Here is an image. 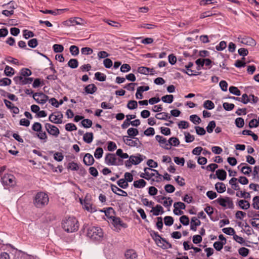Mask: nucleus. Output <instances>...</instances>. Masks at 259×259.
<instances>
[{"mask_svg": "<svg viewBox=\"0 0 259 259\" xmlns=\"http://www.w3.org/2000/svg\"><path fill=\"white\" fill-rule=\"evenodd\" d=\"M49 198L45 192L37 193L33 198V204L37 208H42L48 204Z\"/></svg>", "mask_w": 259, "mask_h": 259, "instance_id": "nucleus-1", "label": "nucleus"}, {"mask_svg": "<svg viewBox=\"0 0 259 259\" xmlns=\"http://www.w3.org/2000/svg\"><path fill=\"white\" fill-rule=\"evenodd\" d=\"M62 227L64 230L67 232H75L78 228V221L73 217H68L63 221Z\"/></svg>", "mask_w": 259, "mask_h": 259, "instance_id": "nucleus-2", "label": "nucleus"}, {"mask_svg": "<svg viewBox=\"0 0 259 259\" xmlns=\"http://www.w3.org/2000/svg\"><path fill=\"white\" fill-rule=\"evenodd\" d=\"M87 236L94 241H101L103 238L104 233L101 228L92 226L88 228Z\"/></svg>", "mask_w": 259, "mask_h": 259, "instance_id": "nucleus-3", "label": "nucleus"}, {"mask_svg": "<svg viewBox=\"0 0 259 259\" xmlns=\"http://www.w3.org/2000/svg\"><path fill=\"white\" fill-rule=\"evenodd\" d=\"M150 235L158 246L164 249L171 247V244L165 239L162 238L158 233L152 231L151 232Z\"/></svg>", "mask_w": 259, "mask_h": 259, "instance_id": "nucleus-4", "label": "nucleus"}, {"mask_svg": "<svg viewBox=\"0 0 259 259\" xmlns=\"http://www.w3.org/2000/svg\"><path fill=\"white\" fill-rule=\"evenodd\" d=\"M214 202L218 203L219 205L224 207H228L229 208H233L234 204L232 199L229 197L224 198L220 197L214 201Z\"/></svg>", "mask_w": 259, "mask_h": 259, "instance_id": "nucleus-5", "label": "nucleus"}, {"mask_svg": "<svg viewBox=\"0 0 259 259\" xmlns=\"http://www.w3.org/2000/svg\"><path fill=\"white\" fill-rule=\"evenodd\" d=\"M144 171H146V174L149 178V180L152 179L153 181L156 182H158L161 180L162 176L158 173L157 170L151 169V168L146 167L144 168Z\"/></svg>", "mask_w": 259, "mask_h": 259, "instance_id": "nucleus-6", "label": "nucleus"}, {"mask_svg": "<svg viewBox=\"0 0 259 259\" xmlns=\"http://www.w3.org/2000/svg\"><path fill=\"white\" fill-rule=\"evenodd\" d=\"M10 6V10L4 9L2 11V14L7 17H9L14 14V10L17 7V5L14 2L11 1L10 3L4 4L2 6L3 8L8 7Z\"/></svg>", "mask_w": 259, "mask_h": 259, "instance_id": "nucleus-7", "label": "nucleus"}, {"mask_svg": "<svg viewBox=\"0 0 259 259\" xmlns=\"http://www.w3.org/2000/svg\"><path fill=\"white\" fill-rule=\"evenodd\" d=\"M83 24V20L78 17L70 18L68 20L63 22V25L69 27L74 26L75 25H82Z\"/></svg>", "mask_w": 259, "mask_h": 259, "instance_id": "nucleus-8", "label": "nucleus"}, {"mask_svg": "<svg viewBox=\"0 0 259 259\" xmlns=\"http://www.w3.org/2000/svg\"><path fill=\"white\" fill-rule=\"evenodd\" d=\"M124 143L131 147H138L140 144V141L137 138H132L124 136L122 138Z\"/></svg>", "mask_w": 259, "mask_h": 259, "instance_id": "nucleus-9", "label": "nucleus"}, {"mask_svg": "<svg viewBox=\"0 0 259 259\" xmlns=\"http://www.w3.org/2000/svg\"><path fill=\"white\" fill-rule=\"evenodd\" d=\"M143 160L142 156L140 154L136 155H132L130 157L129 160L126 161V166H130L132 164H138Z\"/></svg>", "mask_w": 259, "mask_h": 259, "instance_id": "nucleus-10", "label": "nucleus"}, {"mask_svg": "<svg viewBox=\"0 0 259 259\" xmlns=\"http://www.w3.org/2000/svg\"><path fill=\"white\" fill-rule=\"evenodd\" d=\"M237 39L238 41L246 46L254 47L256 44L255 40L250 37H242L240 35Z\"/></svg>", "mask_w": 259, "mask_h": 259, "instance_id": "nucleus-11", "label": "nucleus"}, {"mask_svg": "<svg viewBox=\"0 0 259 259\" xmlns=\"http://www.w3.org/2000/svg\"><path fill=\"white\" fill-rule=\"evenodd\" d=\"M33 98L37 103L40 104H44L48 100V97L42 93L33 94Z\"/></svg>", "mask_w": 259, "mask_h": 259, "instance_id": "nucleus-12", "label": "nucleus"}, {"mask_svg": "<svg viewBox=\"0 0 259 259\" xmlns=\"http://www.w3.org/2000/svg\"><path fill=\"white\" fill-rule=\"evenodd\" d=\"M81 204L83 206L84 209L89 212L95 211V208L93 207L92 203L91 202V199L88 196H86L83 200L80 199Z\"/></svg>", "mask_w": 259, "mask_h": 259, "instance_id": "nucleus-13", "label": "nucleus"}, {"mask_svg": "<svg viewBox=\"0 0 259 259\" xmlns=\"http://www.w3.org/2000/svg\"><path fill=\"white\" fill-rule=\"evenodd\" d=\"M63 114L60 112H54L49 116V120L54 123L58 124L62 122Z\"/></svg>", "mask_w": 259, "mask_h": 259, "instance_id": "nucleus-14", "label": "nucleus"}, {"mask_svg": "<svg viewBox=\"0 0 259 259\" xmlns=\"http://www.w3.org/2000/svg\"><path fill=\"white\" fill-rule=\"evenodd\" d=\"M45 128L48 133L55 137H58L60 134L59 130L55 125L47 123L45 124Z\"/></svg>", "mask_w": 259, "mask_h": 259, "instance_id": "nucleus-15", "label": "nucleus"}, {"mask_svg": "<svg viewBox=\"0 0 259 259\" xmlns=\"http://www.w3.org/2000/svg\"><path fill=\"white\" fill-rule=\"evenodd\" d=\"M2 183L6 185L13 186L15 184V178L13 175L7 174L2 178Z\"/></svg>", "mask_w": 259, "mask_h": 259, "instance_id": "nucleus-16", "label": "nucleus"}, {"mask_svg": "<svg viewBox=\"0 0 259 259\" xmlns=\"http://www.w3.org/2000/svg\"><path fill=\"white\" fill-rule=\"evenodd\" d=\"M105 163L109 165H114L117 164L116 156L114 154L108 153L105 158Z\"/></svg>", "mask_w": 259, "mask_h": 259, "instance_id": "nucleus-17", "label": "nucleus"}, {"mask_svg": "<svg viewBox=\"0 0 259 259\" xmlns=\"http://www.w3.org/2000/svg\"><path fill=\"white\" fill-rule=\"evenodd\" d=\"M238 168L240 170L242 174L247 176L249 175L252 171L251 167L244 163H242L238 166Z\"/></svg>", "mask_w": 259, "mask_h": 259, "instance_id": "nucleus-18", "label": "nucleus"}, {"mask_svg": "<svg viewBox=\"0 0 259 259\" xmlns=\"http://www.w3.org/2000/svg\"><path fill=\"white\" fill-rule=\"evenodd\" d=\"M155 139L158 141L162 147L169 149V146H168V141L166 140L165 138L162 136L157 135L155 137Z\"/></svg>", "mask_w": 259, "mask_h": 259, "instance_id": "nucleus-19", "label": "nucleus"}, {"mask_svg": "<svg viewBox=\"0 0 259 259\" xmlns=\"http://www.w3.org/2000/svg\"><path fill=\"white\" fill-rule=\"evenodd\" d=\"M111 187L112 192L115 193L116 194L118 195L119 196H122L125 197L127 196V193L126 192L118 188L116 186L111 185Z\"/></svg>", "mask_w": 259, "mask_h": 259, "instance_id": "nucleus-20", "label": "nucleus"}, {"mask_svg": "<svg viewBox=\"0 0 259 259\" xmlns=\"http://www.w3.org/2000/svg\"><path fill=\"white\" fill-rule=\"evenodd\" d=\"M124 256L125 259H136L138 257L137 252L133 249L127 250L124 253Z\"/></svg>", "mask_w": 259, "mask_h": 259, "instance_id": "nucleus-21", "label": "nucleus"}, {"mask_svg": "<svg viewBox=\"0 0 259 259\" xmlns=\"http://www.w3.org/2000/svg\"><path fill=\"white\" fill-rule=\"evenodd\" d=\"M68 11L67 9H56L55 11L46 10H40V11L44 14H50L53 15H57L61 14V13Z\"/></svg>", "mask_w": 259, "mask_h": 259, "instance_id": "nucleus-22", "label": "nucleus"}, {"mask_svg": "<svg viewBox=\"0 0 259 259\" xmlns=\"http://www.w3.org/2000/svg\"><path fill=\"white\" fill-rule=\"evenodd\" d=\"M94 159L93 156L87 153L83 158V162L87 165H91L94 163Z\"/></svg>", "mask_w": 259, "mask_h": 259, "instance_id": "nucleus-23", "label": "nucleus"}, {"mask_svg": "<svg viewBox=\"0 0 259 259\" xmlns=\"http://www.w3.org/2000/svg\"><path fill=\"white\" fill-rule=\"evenodd\" d=\"M151 212L153 213L154 215H158L159 214L163 213V209L162 207L160 205H157L155 207L152 206Z\"/></svg>", "mask_w": 259, "mask_h": 259, "instance_id": "nucleus-24", "label": "nucleus"}, {"mask_svg": "<svg viewBox=\"0 0 259 259\" xmlns=\"http://www.w3.org/2000/svg\"><path fill=\"white\" fill-rule=\"evenodd\" d=\"M138 71L141 74L147 75L149 74H152L153 70V69L142 66L138 68Z\"/></svg>", "mask_w": 259, "mask_h": 259, "instance_id": "nucleus-25", "label": "nucleus"}, {"mask_svg": "<svg viewBox=\"0 0 259 259\" xmlns=\"http://www.w3.org/2000/svg\"><path fill=\"white\" fill-rule=\"evenodd\" d=\"M215 175L220 180L224 181L226 179L227 173L224 169L217 170Z\"/></svg>", "mask_w": 259, "mask_h": 259, "instance_id": "nucleus-26", "label": "nucleus"}, {"mask_svg": "<svg viewBox=\"0 0 259 259\" xmlns=\"http://www.w3.org/2000/svg\"><path fill=\"white\" fill-rule=\"evenodd\" d=\"M215 188L219 193H222L226 191V188L225 184L222 182L217 183L215 185Z\"/></svg>", "mask_w": 259, "mask_h": 259, "instance_id": "nucleus-27", "label": "nucleus"}, {"mask_svg": "<svg viewBox=\"0 0 259 259\" xmlns=\"http://www.w3.org/2000/svg\"><path fill=\"white\" fill-rule=\"evenodd\" d=\"M238 206L242 209H247L250 207V203L245 200H240L238 201Z\"/></svg>", "mask_w": 259, "mask_h": 259, "instance_id": "nucleus-28", "label": "nucleus"}, {"mask_svg": "<svg viewBox=\"0 0 259 259\" xmlns=\"http://www.w3.org/2000/svg\"><path fill=\"white\" fill-rule=\"evenodd\" d=\"M110 218L111 219L115 226H120L125 227V224L122 223V221L119 218H117L114 216H110Z\"/></svg>", "mask_w": 259, "mask_h": 259, "instance_id": "nucleus-29", "label": "nucleus"}, {"mask_svg": "<svg viewBox=\"0 0 259 259\" xmlns=\"http://www.w3.org/2000/svg\"><path fill=\"white\" fill-rule=\"evenodd\" d=\"M146 185V182L143 179H140L135 181L134 182L133 185L134 187L137 188H144Z\"/></svg>", "mask_w": 259, "mask_h": 259, "instance_id": "nucleus-30", "label": "nucleus"}, {"mask_svg": "<svg viewBox=\"0 0 259 259\" xmlns=\"http://www.w3.org/2000/svg\"><path fill=\"white\" fill-rule=\"evenodd\" d=\"M97 87L94 84H90L85 88V91L87 94H94L97 91Z\"/></svg>", "mask_w": 259, "mask_h": 259, "instance_id": "nucleus-31", "label": "nucleus"}, {"mask_svg": "<svg viewBox=\"0 0 259 259\" xmlns=\"http://www.w3.org/2000/svg\"><path fill=\"white\" fill-rule=\"evenodd\" d=\"M16 78L18 79L20 81L22 82V84H23L31 83L33 81L32 78H24L22 76H18L16 77Z\"/></svg>", "mask_w": 259, "mask_h": 259, "instance_id": "nucleus-32", "label": "nucleus"}, {"mask_svg": "<svg viewBox=\"0 0 259 259\" xmlns=\"http://www.w3.org/2000/svg\"><path fill=\"white\" fill-rule=\"evenodd\" d=\"M179 141L178 139L176 138H171L168 140V146L169 149L171 148V146H177L179 145Z\"/></svg>", "mask_w": 259, "mask_h": 259, "instance_id": "nucleus-33", "label": "nucleus"}, {"mask_svg": "<svg viewBox=\"0 0 259 259\" xmlns=\"http://www.w3.org/2000/svg\"><path fill=\"white\" fill-rule=\"evenodd\" d=\"M237 197L244 198L245 199H249L250 198V195L249 193L246 192L245 191H238L236 193Z\"/></svg>", "mask_w": 259, "mask_h": 259, "instance_id": "nucleus-34", "label": "nucleus"}, {"mask_svg": "<svg viewBox=\"0 0 259 259\" xmlns=\"http://www.w3.org/2000/svg\"><path fill=\"white\" fill-rule=\"evenodd\" d=\"M155 117L158 119L166 120L168 118H170V116L167 113L161 112V113H157L155 115Z\"/></svg>", "mask_w": 259, "mask_h": 259, "instance_id": "nucleus-35", "label": "nucleus"}, {"mask_svg": "<svg viewBox=\"0 0 259 259\" xmlns=\"http://www.w3.org/2000/svg\"><path fill=\"white\" fill-rule=\"evenodd\" d=\"M83 140L87 143H91L93 139V134L92 133H87L83 136Z\"/></svg>", "mask_w": 259, "mask_h": 259, "instance_id": "nucleus-36", "label": "nucleus"}, {"mask_svg": "<svg viewBox=\"0 0 259 259\" xmlns=\"http://www.w3.org/2000/svg\"><path fill=\"white\" fill-rule=\"evenodd\" d=\"M127 133L129 137H134L138 135L139 132L137 128L131 127L127 130Z\"/></svg>", "mask_w": 259, "mask_h": 259, "instance_id": "nucleus-37", "label": "nucleus"}, {"mask_svg": "<svg viewBox=\"0 0 259 259\" xmlns=\"http://www.w3.org/2000/svg\"><path fill=\"white\" fill-rule=\"evenodd\" d=\"M117 183L120 187L123 189H126L128 186L127 181L124 179H121L119 180Z\"/></svg>", "mask_w": 259, "mask_h": 259, "instance_id": "nucleus-38", "label": "nucleus"}, {"mask_svg": "<svg viewBox=\"0 0 259 259\" xmlns=\"http://www.w3.org/2000/svg\"><path fill=\"white\" fill-rule=\"evenodd\" d=\"M68 65L71 68H76L78 65V61L76 59H71L68 61Z\"/></svg>", "mask_w": 259, "mask_h": 259, "instance_id": "nucleus-39", "label": "nucleus"}, {"mask_svg": "<svg viewBox=\"0 0 259 259\" xmlns=\"http://www.w3.org/2000/svg\"><path fill=\"white\" fill-rule=\"evenodd\" d=\"M174 97L172 95H167L163 96L161 100L163 102L171 103L173 101Z\"/></svg>", "mask_w": 259, "mask_h": 259, "instance_id": "nucleus-40", "label": "nucleus"}, {"mask_svg": "<svg viewBox=\"0 0 259 259\" xmlns=\"http://www.w3.org/2000/svg\"><path fill=\"white\" fill-rule=\"evenodd\" d=\"M215 122L214 121L212 120L210 121L206 127L207 132L208 133H211L213 132V130L215 128Z\"/></svg>", "mask_w": 259, "mask_h": 259, "instance_id": "nucleus-41", "label": "nucleus"}, {"mask_svg": "<svg viewBox=\"0 0 259 259\" xmlns=\"http://www.w3.org/2000/svg\"><path fill=\"white\" fill-rule=\"evenodd\" d=\"M162 199L163 200L162 204L165 207H169L171 205L172 200L170 197H163Z\"/></svg>", "mask_w": 259, "mask_h": 259, "instance_id": "nucleus-42", "label": "nucleus"}, {"mask_svg": "<svg viewBox=\"0 0 259 259\" xmlns=\"http://www.w3.org/2000/svg\"><path fill=\"white\" fill-rule=\"evenodd\" d=\"M139 28H144L148 29H153L156 27L153 24L142 23L138 26Z\"/></svg>", "mask_w": 259, "mask_h": 259, "instance_id": "nucleus-43", "label": "nucleus"}, {"mask_svg": "<svg viewBox=\"0 0 259 259\" xmlns=\"http://www.w3.org/2000/svg\"><path fill=\"white\" fill-rule=\"evenodd\" d=\"M138 107V103L137 101L135 100H131L127 104V107L130 109L133 110L137 108Z\"/></svg>", "mask_w": 259, "mask_h": 259, "instance_id": "nucleus-44", "label": "nucleus"}, {"mask_svg": "<svg viewBox=\"0 0 259 259\" xmlns=\"http://www.w3.org/2000/svg\"><path fill=\"white\" fill-rule=\"evenodd\" d=\"M32 72L30 70L27 68H23L21 70V71L20 72V75L22 76L23 77H27L29 76L31 74Z\"/></svg>", "mask_w": 259, "mask_h": 259, "instance_id": "nucleus-45", "label": "nucleus"}, {"mask_svg": "<svg viewBox=\"0 0 259 259\" xmlns=\"http://www.w3.org/2000/svg\"><path fill=\"white\" fill-rule=\"evenodd\" d=\"M203 106L207 109L211 110L214 108V105L212 101L210 100H207L204 102Z\"/></svg>", "mask_w": 259, "mask_h": 259, "instance_id": "nucleus-46", "label": "nucleus"}, {"mask_svg": "<svg viewBox=\"0 0 259 259\" xmlns=\"http://www.w3.org/2000/svg\"><path fill=\"white\" fill-rule=\"evenodd\" d=\"M5 73L8 76H11L14 74V70L11 67L6 66L5 69Z\"/></svg>", "mask_w": 259, "mask_h": 259, "instance_id": "nucleus-47", "label": "nucleus"}, {"mask_svg": "<svg viewBox=\"0 0 259 259\" xmlns=\"http://www.w3.org/2000/svg\"><path fill=\"white\" fill-rule=\"evenodd\" d=\"M81 53L83 55H89L93 53V50L89 47H84L81 48Z\"/></svg>", "mask_w": 259, "mask_h": 259, "instance_id": "nucleus-48", "label": "nucleus"}, {"mask_svg": "<svg viewBox=\"0 0 259 259\" xmlns=\"http://www.w3.org/2000/svg\"><path fill=\"white\" fill-rule=\"evenodd\" d=\"M238 101L241 102L243 104H246L250 102V99L246 94H244L242 96V97L240 98V99H238Z\"/></svg>", "mask_w": 259, "mask_h": 259, "instance_id": "nucleus-49", "label": "nucleus"}, {"mask_svg": "<svg viewBox=\"0 0 259 259\" xmlns=\"http://www.w3.org/2000/svg\"><path fill=\"white\" fill-rule=\"evenodd\" d=\"M69 50L72 56H75L79 54V48L76 46H70Z\"/></svg>", "mask_w": 259, "mask_h": 259, "instance_id": "nucleus-50", "label": "nucleus"}, {"mask_svg": "<svg viewBox=\"0 0 259 259\" xmlns=\"http://www.w3.org/2000/svg\"><path fill=\"white\" fill-rule=\"evenodd\" d=\"M103 153V149L101 147H98L96 149V151L94 153V156L96 158L99 159L102 157Z\"/></svg>", "mask_w": 259, "mask_h": 259, "instance_id": "nucleus-51", "label": "nucleus"}, {"mask_svg": "<svg viewBox=\"0 0 259 259\" xmlns=\"http://www.w3.org/2000/svg\"><path fill=\"white\" fill-rule=\"evenodd\" d=\"M223 232L229 235H233L235 234V231L234 229L232 228L229 227V228H225L222 229Z\"/></svg>", "mask_w": 259, "mask_h": 259, "instance_id": "nucleus-52", "label": "nucleus"}, {"mask_svg": "<svg viewBox=\"0 0 259 259\" xmlns=\"http://www.w3.org/2000/svg\"><path fill=\"white\" fill-rule=\"evenodd\" d=\"M95 76L96 78L100 81H104L106 80V75L101 72H96L95 74Z\"/></svg>", "mask_w": 259, "mask_h": 259, "instance_id": "nucleus-53", "label": "nucleus"}, {"mask_svg": "<svg viewBox=\"0 0 259 259\" xmlns=\"http://www.w3.org/2000/svg\"><path fill=\"white\" fill-rule=\"evenodd\" d=\"M164 223L166 226H170L174 223L173 218L170 216H166L164 218Z\"/></svg>", "mask_w": 259, "mask_h": 259, "instance_id": "nucleus-54", "label": "nucleus"}, {"mask_svg": "<svg viewBox=\"0 0 259 259\" xmlns=\"http://www.w3.org/2000/svg\"><path fill=\"white\" fill-rule=\"evenodd\" d=\"M195 63L197 65V69L198 70H200L203 68L205 64L204 59H198L195 61Z\"/></svg>", "mask_w": 259, "mask_h": 259, "instance_id": "nucleus-55", "label": "nucleus"}, {"mask_svg": "<svg viewBox=\"0 0 259 259\" xmlns=\"http://www.w3.org/2000/svg\"><path fill=\"white\" fill-rule=\"evenodd\" d=\"M229 91L231 93L236 95L240 96L241 95V92L237 88L233 86H231L229 88Z\"/></svg>", "mask_w": 259, "mask_h": 259, "instance_id": "nucleus-56", "label": "nucleus"}, {"mask_svg": "<svg viewBox=\"0 0 259 259\" xmlns=\"http://www.w3.org/2000/svg\"><path fill=\"white\" fill-rule=\"evenodd\" d=\"M252 206L254 209L259 210V196H255L253 198Z\"/></svg>", "mask_w": 259, "mask_h": 259, "instance_id": "nucleus-57", "label": "nucleus"}, {"mask_svg": "<svg viewBox=\"0 0 259 259\" xmlns=\"http://www.w3.org/2000/svg\"><path fill=\"white\" fill-rule=\"evenodd\" d=\"M65 130L67 131H73L77 130L76 125L72 123H68L65 125Z\"/></svg>", "mask_w": 259, "mask_h": 259, "instance_id": "nucleus-58", "label": "nucleus"}, {"mask_svg": "<svg viewBox=\"0 0 259 259\" xmlns=\"http://www.w3.org/2000/svg\"><path fill=\"white\" fill-rule=\"evenodd\" d=\"M53 50L56 53L62 52L64 50V47L61 45L55 44L53 46Z\"/></svg>", "mask_w": 259, "mask_h": 259, "instance_id": "nucleus-59", "label": "nucleus"}, {"mask_svg": "<svg viewBox=\"0 0 259 259\" xmlns=\"http://www.w3.org/2000/svg\"><path fill=\"white\" fill-rule=\"evenodd\" d=\"M226 47V42L225 41H221L220 44L215 47V49L217 51H221L224 50Z\"/></svg>", "mask_w": 259, "mask_h": 259, "instance_id": "nucleus-60", "label": "nucleus"}, {"mask_svg": "<svg viewBox=\"0 0 259 259\" xmlns=\"http://www.w3.org/2000/svg\"><path fill=\"white\" fill-rule=\"evenodd\" d=\"M235 124L238 127H242L244 124V119L241 117L237 118L235 120Z\"/></svg>", "mask_w": 259, "mask_h": 259, "instance_id": "nucleus-61", "label": "nucleus"}, {"mask_svg": "<svg viewBox=\"0 0 259 259\" xmlns=\"http://www.w3.org/2000/svg\"><path fill=\"white\" fill-rule=\"evenodd\" d=\"M249 251V249L245 247H241L238 250L239 253L243 256H247Z\"/></svg>", "mask_w": 259, "mask_h": 259, "instance_id": "nucleus-62", "label": "nucleus"}, {"mask_svg": "<svg viewBox=\"0 0 259 259\" xmlns=\"http://www.w3.org/2000/svg\"><path fill=\"white\" fill-rule=\"evenodd\" d=\"M81 124L83 127L88 128L92 126V121L90 119H85L82 120Z\"/></svg>", "mask_w": 259, "mask_h": 259, "instance_id": "nucleus-63", "label": "nucleus"}, {"mask_svg": "<svg viewBox=\"0 0 259 259\" xmlns=\"http://www.w3.org/2000/svg\"><path fill=\"white\" fill-rule=\"evenodd\" d=\"M67 168L72 170H77L79 168L78 165L75 162H70L68 163Z\"/></svg>", "mask_w": 259, "mask_h": 259, "instance_id": "nucleus-64", "label": "nucleus"}]
</instances>
